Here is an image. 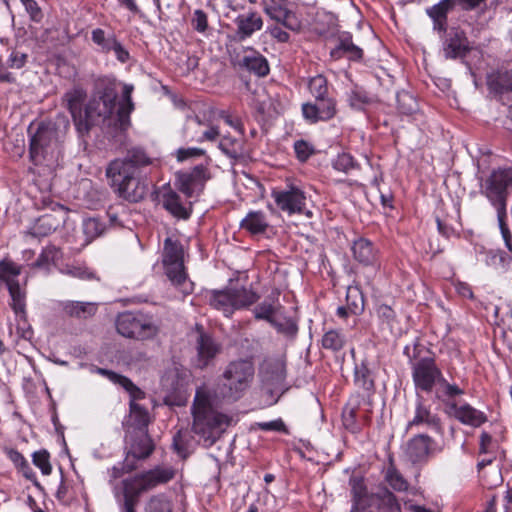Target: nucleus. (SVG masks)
<instances>
[{"mask_svg":"<svg viewBox=\"0 0 512 512\" xmlns=\"http://www.w3.org/2000/svg\"><path fill=\"white\" fill-rule=\"evenodd\" d=\"M133 85L123 86L122 100L117 106L118 91L114 79L97 81L92 97L82 87H74L63 95V103L71 114L80 135L88 134L92 127L104 124L124 131L130 125V113L134 108L131 99Z\"/></svg>","mask_w":512,"mask_h":512,"instance_id":"nucleus-1","label":"nucleus"},{"mask_svg":"<svg viewBox=\"0 0 512 512\" xmlns=\"http://www.w3.org/2000/svg\"><path fill=\"white\" fill-rule=\"evenodd\" d=\"M155 159L139 146L127 150L123 158L112 160L106 168V176L118 196L129 202H139L147 194L146 185L138 178L141 170L154 164Z\"/></svg>","mask_w":512,"mask_h":512,"instance_id":"nucleus-2","label":"nucleus"},{"mask_svg":"<svg viewBox=\"0 0 512 512\" xmlns=\"http://www.w3.org/2000/svg\"><path fill=\"white\" fill-rule=\"evenodd\" d=\"M97 372L107 377L113 383L122 386L132 397L130 401V418L133 421V425H130L127 429L125 436L126 444L130 445V448H154V444L146 431L149 421L148 412L135 402L137 399L144 398V392L123 375L104 368H97Z\"/></svg>","mask_w":512,"mask_h":512,"instance_id":"nucleus-3","label":"nucleus"},{"mask_svg":"<svg viewBox=\"0 0 512 512\" xmlns=\"http://www.w3.org/2000/svg\"><path fill=\"white\" fill-rule=\"evenodd\" d=\"M193 430L204 439L207 446L215 443L216 439L231 424L232 418L217 411L211 404L210 395L205 389H197L193 406Z\"/></svg>","mask_w":512,"mask_h":512,"instance_id":"nucleus-4","label":"nucleus"},{"mask_svg":"<svg viewBox=\"0 0 512 512\" xmlns=\"http://www.w3.org/2000/svg\"><path fill=\"white\" fill-rule=\"evenodd\" d=\"M510 186H512V168L497 169L481 182L480 193L495 207L503 240L512 254V235L505 223L507 189Z\"/></svg>","mask_w":512,"mask_h":512,"instance_id":"nucleus-5","label":"nucleus"},{"mask_svg":"<svg viewBox=\"0 0 512 512\" xmlns=\"http://www.w3.org/2000/svg\"><path fill=\"white\" fill-rule=\"evenodd\" d=\"M254 372V365L250 360L230 362L214 388V396L227 401H237L249 388Z\"/></svg>","mask_w":512,"mask_h":512,"instance_id":"nucleus-6","label":"nucleus"},{"mask_svg":"<svg viewBox=\"0 0 512 512\" xmlns=\"http://www.w3.org/2000/svg\"><path fill=\"white\" fill-rule=\"evenodd\" d=\"M69 128V121L62 118V128L55 124H41L30 140V156L35 164L45 160L56 162L61 153V143Z\"/></svg>","mask_w":512,"mask_h":512,"instance_id":"nucleus-7","label":"nucleus"},{"mask_svg":"<svg viewBox=\"0 0 512 512\" xmlns=\"http://www.w3.org/2000/svg\"><path fill=\"white\" fill-rule=\"evenodd\" d=\"M263 389L277 402L285 391L286 363L282 357L266 358L259 369Z\"/></svg>","mask_w":512,"mask_h":512,"instance_id":"nucleus-8","label":"nucleus"},{"mask_svg":"<svg viewBox=\"0 0 512 512\" xmlns=\"http://www.w3.org/2000/svg\"><path fill=\"white\" fill-rule=\"evenodd\" d=\"M177 475V469L172 465H156L151 469L135 474L124 479L131 487L141 495L160 486L170 483Z\"/></svg>","mask_w":512,"mask_h":512,"instance_id":"nucleus-9","label":"nucleus"},{"mask_svg":"<svg viewBox=\"0 0 512 512\" xmlns=\"http://www.w3.org/2000/svg\"><path fill=\"white\" fill-rule=\"evenodd\" d=\"M116 329L127 338L146 340L158 333V327L141 313L124 312L116 319Z\"/></svg>","mask_w":512,"mask_h":512,"instance_id":"nucleus-10","label":"nucleus"},{"mask_svg":"<svg viewBox=\"0 0 512 512\" xmlns=\"http://www.w3.org/2000/svg\"><path fill=\"white\" fill-rule=\"evenodd\" d=\"M162 263L165 274L176 286L186 282L187 274L184 268L183 248L178 241L168 237L164 241Z\"/></svg>","mask_w":512,"mask_h":512,"instance_id":"nucleus-11","label":"nucleus"},{"mask_svg":"<svg viewBox=\"0 0 512 512\" xmlns=\"http://www.w3.org/2000/svg\"><path fill=\"white\" fill-rule=\"evenodd\" d=\"M404 353L409 357L410 361L415 357L410 356L408 346L405 347ZM411 369L416 389H420L424 392L432 391L434 385L439 383L443 376L434 359L430 357H425L416 362H411Z\"/></svg>","mask_w":512,"mask_h":512,"instance_id":"nucleus-12","label":"nucleus"},{"mask_svg":"<svg viewBox=\"0 0 512 512\" xmlns=\"http://www.w3.org/2000/svg\"><path fill=\"white\" fill-rule=\"evenodd\" d=\"M443 33L442 54L445 59H460L464 58L469 53V41L463 30L452 27Z\"/></svg>","mask_w":512,"mask_h":512,"instance_id":"nucleus-13","label":"nucleus"},{"mask_svg":"<svg viewBox=\"0 0 512 512\" xmlns=\"http://www.w3.org/2000/svg\"><path fill=\"white\" fill-rule=\"evenodd\" d=\"M208 178L207 168L204 165H197L189 172H177L175 185L190 198L203 189Z\"/></svg>","mask_w":512,"mask_h":512,"instance_id":"nucleus-14","label":"nucleus"},{"mask_svg":"<svg viewBox=\"0 0 512 512\" xmlns=\"http://www.w3.org/2000/svg\"><path fill=\"white\" fill-rule=\"evenodd\" d=\"M272 197L277 207L289 215L302 213L306 205L304 192L294 186L285 190H273Z\"/></svg>","mask_w":512,"mask_h":512,"instance_id":"nucleus-15","label":"nucleus"},{"mask_svg":"<svg viewBox=\"0 0 512 512\" xmlns=\"http://www.w3.org/2000/svg\"><path fill=\"white\" fill-rule=\"evenodd\" d=\"M158 199L163 208L172 216L183 220L190 217L192 212L191 203L182 201L180 195L171 188L170 184L161 186Z\"/></svg>","mask_w":512,"mask_h":512,"instance_id":"nucleus-16","label":"nucleus"},{"mask_svg":"<svg viewBox=\"0 0 512 512\" xmlns=\"http://www.w3.org/2000/svg\"><path fill=\"white\" fill-rule=\"evenodd\" d=\"M336 111V100L329 95L315 98L314 103L302 105L303 116L310 123L328 121L335 116Z\"/></svg>","mask_w":512,"mask_h":512,"instance_id":"nucleus-17","label":"nucleus"},{"mask_svg":"<svg viewBox=\"0 0 512 512\" xmlns=\"http://www.w3.org/2000/svg\"><path fill=\"white\" fill-rule=\"evenodd\" d=\"M53 213L41 215L30 228V233L34 237H46L64 224L66 211L62 205L56 204Z\"/></svg>","mask_w":512,"mask_h":512,"instance_id":"nucleus-18","label":"nucleus"},{"mask_svg":"<svg viewBox=\"0 0 512 512\" xmlns=\"http://www.w3.org/2000/svg\"><path fill=\"white\" fill-rule=\"evenodd\" d=\"M445 412L450 417H454L459 422L465 425L479 427L487 421V417L484 412L472 407L468 403L463 405H457L454 401L446 402Z\"/></svg>","mask_w":512,"mask_h":512,"instance_id":"nucleus-19","label":"nucleus"},{"mask_svg":"<svg viewBox=\"0 0 512 512\" xmlns=\"http://www.w3.org/2000/svg\"><path fill=\"white\" fill-rule=\"evenodd\" d=\"M236 64L246 71L258 76L265 77L269 74L270 67L267 59L259 51L247 47L236 58Z\"/></svg>","mask_w":512,"mask_h":512,"instance_id":"nucleus-20","label":"nucleus"},{"mask_svg":"<svg viewBox=\"0 0 512 512\" xmlns=\"http://www.w3.org/2000/svg\"><path fill=\"white\" fill-rule=\"evenodd\" d=\"M196 365L200 369L207 367L220 352L221 346L212 336L200 333L196 340Z\"/></svg>","mask_w":512,"mask_h":512,"instance_id":"nucleus-21","label":"nucleus"},{"mask_svg":"<svg viewBox=\"0 0 512 512\" xmlns=\"http://www.w3.org/2000/svg\"><path fill=\"white\" fill-rule=\"evenodd\" d=\"M264 11L272 20L276 21L277 24H280L289 30L296 31L301 27V23L295 13L287 9L281 3L274 1H271L270 3L266 2L264 5Z\"/></svg>","mask_w":512,"mask_h":512,"instance_id":"nucleus-22","label":"nucleus"},{"mask_svg":"<svg viewBox=\"0 0 512 512\" xmlns=\"http://www.w3.org/2000/svg\"><path fill=\"white\" fill-rule=\"evenodd\" d=\"M236 38L243 41L262 29L263 20L256 12L240 14L235 18Z\"/></svg>","mask_w":512,"mask_h":512,"instance_id":"nucleus-23","label":"nucleus"},{"mask_svg":"<svg viewBox=\"0 0 512 512\" xmlns=\"http://www.w3.org/2000/svg\"><path fill=\"white\" fill-rule=\"evenodd\" d=\"M455 7L454 0H441L437 4L426 8V14L433 22V30L442 33L448 28V14Z\"/></svg>","mask_w":512,"mask_h":512,"instance_id":"nucleus-24","label":"nucleus"},{"mask_svg":"<svg viewBox=\"0 0 512 512\" xmlns=\"http://www.w3.org/2000/svg\"><path fill=\"white\" fill-rule=\"evenodd\" d=\"M186 129L187 132L191 131L190 140L197 143L216 141L220 135L217 127L205 124L198 117L189 120Z\"/></svg>","mask_w":512,"mask_h":512,"instance_id":"nucleus-25","label":"nucleus"},{"mask_svg":"<svg viewBox=\"0 0 512 512\" xmlns=\"http://www.w3.org/2000/svg\"><path fill=\"white\" fill-rule=\"evenodd\" d=\"M181 383L176 370L166 372L161 378V387L164 393L163 400L167 405H180L177 394L181 389Z\"/></svg>","mask_w":512,"mask_h":512,"instance_id":"nucleus-26","label":"nucleus"},{"mask_svg":"<svg viewBox=\"0 0 512 512\" xmlns=\"http://www.w3.org/2000/svg\"><path fill=\"white\" fill-rule=\"evenodd\" d=\"M330 55L333 59H340L343 56H347L350 60H359L363 56V51L352 42L350 34L343 33L339 37L338 45L331 50Z\"/></svg>","mask_w":512,"mask_h":512,"instance_id":"nucleus-27","label":"nucleus"},{"mask_svg":"<svg viewBox=\"0 0 512 512\" xmlns=\"http://www.w3.org/2000/svg\"><path fill=\"white\" fill-rule=\"evenodd\" d=\"M353 257L363 265H373L377 260V250L366 238H358L352 245Z\"/></svg>","mask_w":512,"mask_h":512,"instance_id":"nucleus-28","label":"nucleus"},{"mask_svg":"<svg viewBox=\"0 0 512 512\" xmlns=\"http://www.w3.org/2000/svg\"><path fill=\"white\" fill-rule=\"evenodd\" d=\"M209 303L214 309L221 311L226 317H230L235 311L231 288L212 291L209 297Z\"/></svg>","mask_w":512,"mask_h":512,"instance_id":"nucleus-29","label":"nucleus"},{"mask_svg":"<svg viewBox=\"0 0 512 512\" xmlns=\"http://www.w3.org/2000/svg\"><path fill=\"white\" fill-rule=\"evenodd\" d=\"M240 227L252 235L263 234L269 227V222L264 212L250 211L240 222Z\"/></svg>","mask_w":512,"mask_h":512,"instance_id":"nucleus-30","label":"nucleus"},{"mask_svg":"<svg viewBox=\"0 0 512 512\" xmlns=\"http://www.w3.org/2000/svg\"><path fill=\"white\" fill-rule=\"evenodd\" d=\"M173 498L165 492L151 495L145 502L143 512H175Z\"/></svg>","mask_w":512,"mask_h":512,"instance_id":"nucleus-31","label":"nucleus"},{"mask_svg":"<svg viewBox=\"0 0 512 512\" xmlns=\"http://www.w3.org/2000/svg\"><path fill=\"white\" fill-rule=\"evenodd\" d=\"M426 424L428 427L434 429L436 432L441 430L440 419L437 415L432 414L430 409L426 407L421 400L417 401L415 408V415L409 422L410 426Z\"/></svg>","mask_w":512,"mask_h":512,"instance_id":"nucleus-32","label":"nucleus"},{"mask_svg":"<svg viewBox=\"0 0 512 512\" xmlns=\"http://www.w3.org/2000/svg\"><path fill=\"white\" fill-rule=\"evenodd\" d=\"M62 308L71 317L88 318L96 313L98 307L94 302L65 301Z\"/></svg>","mask_w":512,"mask_h":512,"instance_id":"nucleus-33","label":"nucleus"},{"mask_svg":"<svg viewBox=\"0 0 512 512\" xmlns=\"http://www.w3.org/2000/svg\"><path fill=\"white\" fill-rule=\"evenodd\" d=\"M280 308L281 304L279 303L278 298L275 296H269L254 308V317L258 320H265L270 323L276 318L275 316L279 312Z\"/></svg>","mask_w":512,"mask_h":512,"instance_id":"nucleus-34","label":"nucleus"},{"mask_svg":"<svg viewBox=\"0 0 512 512\" xmlns=\"http://www.w3.org/2000/svg\"><path fill=\"white\" fill-rule=\"evenodd\" d=\"M389 465L385 473V480L389 486L397 491L404 492L408 490L409 484L402 474L397 470L392 453L388 455Z\"/></svg>","mask_w":512,"mask_h":512,"instance_id":"nucleus-35","label":"nucleus"},{"mask_svg":"<svg viewBox=\"0 0 512 512\" xmlns=\"http://www.w3.org/2000/svg\"><path fill=\"white\" fill-rule=\"evenodd\" d=\"M369 503L378 507L377 512H401L396 496L389 490H386L383 495H372Z\"/></svg>","mask_w":512,"mask_h":512,"instance_id":"nucleus-36","label":"nucleus"},{"mask_svg":"<svg viewBox=\"0 0 512 512\" xmlns=\"http://www.w3.org/2000/svg\"><path fill=\"white\" fill-rule=\"evenodd\" d=\"M219 149L228 157L237 159L244 153V142L242 137L236 138L224 135L219 141Z\"/></svg>","mask_w":512,"mask_h":512,"instance_id":"nucleus-37","label":"nucleus"},{"mask_svg":"<svg viewBox=\"0 0 512 512\" xmlns=\"http://www.w3.org/2000/svg\"><path fill=\"white\" fill-rule=\"evenodd\" d=\"M7 288L12 300L11 307L13 311L15 312L16 316L24 318L26 315L25 290L20 286L19 282L11 284Z\"/></svg>","mask_w":512,"mask_h":512,"instance_id":"nucleus-38","label":"nucleus"},{"mask_svg":"<svg viewBox=\"0 0 512 512\" xmlns=\"http://www.w3.org/2000/svg\"><path fill=\"white\" fill-rule=\"evenodd\" d=\"M62 258V252L56 246L50 245L44 248L33 263V267L49 270L51 265H56L57 262Z\"/></svg>","mask_w":512,"mask_h":512,"instance_id":"nucleus-39","label":"nucleus"},{"mask_svg":"<svg viewBox=\"0 0 512 512\" xmlns=\"http://www.w3.org/2000/svg\"><path fill=\"white\" fill-rule=\"evenodd\" d=\"M5 452L7 458L13 462L18 471L21 472L26 479L37 483L35 472L19 450H5Z\"/></svg>","mask_w":512,"mask_h":512,"instance_id":"nucleus-40","label":"nucleus"},{"mask_svg":"<svg viewBox=\"0 0 512 512\" xmlns=\"http://www.w3.org/2000/svg\"><path fill=\"white\" fill-rule=\"evenodd\" d=\"M231 291L233 295L235 310L249 307L252 304L256 303L257 300L259 299L258 294L252 289L241 287L231 288Z\"/></svg>","mask_w":512,"mask_h":512,"instance_id":"nucleus-41","label":"nucleus"},{"mask_svg":"<svg viewBox=\"0 0 512 512\" xmlns=\"http://www.w3.org/2000/svg\"><path fill=\"white\" fill-rule=\"evenodd\" d=\"M154 450H127L122 469L132 472L142 466V462L148 459Z\"/></svg>","mask_w":512,"mask_h":512,"instance_id":"nucleus-42","label":"nucleus"},{"mask_svg":"<svg viewBox=\"0 0 512 512\" xmlns=\"http://www.w3.org/2000/svg\"><path fill=\"white\" fill-rule=\"evenodd\" d=\"M484 261L486 265L491 266L497 270H511L512 269V254L506 256L503 252L498 250H490L484 252Z\"/></svg>","mask_w":512,"mask_h":512,"instance_id":"nucleus-43","label":"nucleus"},{"mask_svg":"<svg viewBox=\"0 0 512 512\" xmlns=\"http://www.w3.org/2000/svg\"><path fill=\"white\" fill-rule=\"evenodd\" d=\"M123 501L120 503V512H137V506L140 501L141 494L131 487L124 480L122 481Z\"/></svg>","mask_w":512,"mask_h":512,"instance_id":"nucleus-44","label":"nucleus"},{"mask_svg":"<svg viewBox=\"0 0 512 512\" xmlns=\"http://www.w3.org/2000/svg\"><path fill=\"white\" fill-rule=\"evenodd\" d=\"M321 342L324 349L337 352L345 346L347 337L341 330L330 329L325 332Z\"/></svg>","mask_w":512,"mask_h":512,"instance_id":"nucleus-45","label":"nucleus"},{"mask_svg":"<svg viewBox=\"0 0 512 512\" xmlns=\"http://www.w3.org/2000/svg\"><path fill=\"white\" fill-rule=\"evenodd\" d=\"M347 101L352 109L363 110L366 105L371 103L372 99L365 89L354 85L351 90L347 92Z\"/></svg>","mask_w":512,"mask_h":512,"instance_id":"nucleus-46","label":"nucleus"},{"mask_svg":"<svg viewBox=\"0 0 512 512\" xmlns=\"http://www.w3.org/2000/svg\"><path fill=\"white\" fill-rule=\"evenodd\" d=\"M489 85L497 92L512 91V71H498L489 77Z\"/></svg>","mask_w":512,"mask_h":512,"instance_id":"nucleus-47","label":"nucleus"},{"mask_svg":"<svg viewBox=\"0 0 512 512\" xmlns=\"http://www.w3.org/2000/svg\"><path fill=\"white\" fill-rule=\"evenodd\" d=\"M439 387L436 390V397L446 406V402L452 401L456 396H460L464 391L455 384H450L443 377L439 381Z\"/></svg>","mask_w":512,"mask_h":512,"instance_id":"nucleus-48","label":"nucleus"},{"mask_svg":"<svg viewBox=\"0 0 512 512\" xmlns=\"http://www.w3.org/2000/svg\"><path fill=\"white\" fill-rule=\"evenodd\" d=\"M60 272L64 275L78 278L80 280L98 279L93 270L82 264H67L60 268Z\"/></svg>","mask_w":512,"mask_h":512,"instance_id":"nucleus-49","label":"nucleus"},{"mask_svg":"<svg viewBox=\"0 0 512 512\" xmlns=\"http://www.w3.org/2000/svg\"><path fill=\"white\" fill-rule=\"evenodd\" d=\"M397 107L400 113L412 115L418 111V102L409 92L401 91L397 93Z\"/></svg>","mask_w":512,"mask_h":512,"instance_id":"nucleus-50","label":"nucleus"},{"mask_svg":"<svg viewBox=\"0 0 512 512\" xmlns=\"http://www.w3.org/2000/svg\"><path fill=\"white\" fill-rule=\"evenodd\" d=\"M20 267L10 261H0V281L6 283L7 287L18 282Z\"/></svg>","mask_w":512,"mask_h":512,"instance_id":"nucleus-51","label":"nucleus"},{"mask_svg":"<svg viewBox=\"0 0 512 512\" xmlns=\"http://www.w3.org/2000/svg\"><path fill=\"white\" fill-rule=\"evenodd\" d=\"M351 483V494L355 503V506H364L367 499V488L362 478H353Z\"/></svg>","mask_w":512,"mask_h":512,"instance_id":"nucleus-52","label":"nucleus"},{"mask_svg":"<svg viewBox=\"0 0 512 512\" xmlns=\"http://www.w3.org/2000/svg\"><path fill=\"white\" fill-rule=\"evenodd\" d=\"M308 88L314 98L328 95L327 79L323 75H316L309 80Z\"/></svg>","mask_w":512,"mask_h":512,"instance_id":"nucleus-53","label":"nucleus"},{"mask_svg":"<svg viewBox=\"0 0 512 512\" xmlns=\"http://www.w3.org/2000/svg\"><path fill=\"white\" fill-rule=\"evenodd\" d=\"M355 383L365 391H371L374 388V382L369 369L365 366L356 367Z\"/></svg>","mask_w":512,"mask_h":512,"instance_id":"nucleus-54","label":"nucleus"},{"mask_svg":"<svg viewBox=\"0 0 512 512\" xmlns=\"http://www.w3.org/2000/svg\"><path fill=\"white\" fill-rule=\"evenodd\" d=\"M33 464L41 470L43 475H50L52 466L48 450H36L32 455Z\"/></svg>","mask_w":512,"mask_h":512,"instance_id":"nucleus-55","label":"nucleus"},{"mask_svg":"<svg viewBox=\"0 0 512 512\" xmlns=\"http://www.w3.org/2000/svg\"><path fill=\"white\" fill-rule=\"evenodd\" d=\"M357 167V162L349 153H341L333 161V168L340 172L349 173Z\"/></svg>","mask_w":512,"mask_h":512,"instance_id":"nucleus-56","label":"nucleus"},{"mask_svg":"<svg viewBox=\"0 0 512 512\" xmlns=\"http://www.w3.org/2000/svg\"><path fill=\"white\" fill-rule=\"evenodd\" d=\"M91 39L104 52H110L111 46L113 45L112 43L116 41L114 35L106 37L104 30L100 28H96L91 32Z\"/></svg>","mask_w":512,"mask_h":512,"instance_id":"nucleus-57","label":"nucleus"},{"mask_svg":"<svg viewBox=\"0 0 512 512\" xmlns=\"http://www.w3.org/2000/svg\"><path fill=\"white\" fill-rule=\"evenodd\" d=\"M83 230L88 238L93 239L103 233L104 225L96 218H89L84 221Z\"/></svg>","mask_w":512,"mask_h":512,"instance_id":"nucleus-58","label":"nucleus"},{"mask_svg":"<svg viewBox=\"0 0 512 512\" xmlns=\"http://www.w3.org/2000/svg\"><path fill=\"white\" fill-rule=\"evenodd\" d=\"M497 452L498 450H479L477 455V468L480 474L486 466L492 465L496 460Z\"/></svg>","mask_w":512,"mask_h":512,"instance_id":"nucleus-59","label":"nucleus"},{"mask_svg":"<svg viewBox=\"0 0 512 512\" xmlns=\"http://www.w3.org/2000/svg\"><path fill=\"white\" fill-rule=\"evenodd\" d=\"M28 55L18 50H12L9 54L6 65L11 69H21L27 63Z\"/></svg>","mask_w":512,"mask_h":512,"instance_id":"nucleus-60","label":"nucleus"},{"mask_svg":"<svg viewBox=\"0 0 512 512\" xmlns=\"http://www.w3.org/2000/svg\"><path fill=\"white\" fill-rule=\"evenodd\" d=\"M191 24L193 29L197 32L205 33L208 29L207 14L201 9L195 10L191 19Z\"/></svg>","mask_w":512,"mask_h":512,"instance_id":"nucleus-61","label":"nucleus"},{"mask_svg":"<svg viewBox=\"0 0 512 512\" xmlns=\"http://www.w3.org/2000/svg\"><path fill=\"white\" fill-rule=\"evenodd\" d=\"M377 315L382 323L387 324L390 329L393 328V325L396 321V314L390 306L385 304L378 306Z\"/></svg>","mask_w":512,"mask_h":512,"instance_id":"nucleus-62","label":"nucleus"},{"mask_svg":"<svg viewBox=\"0 0 512 512\" xmlns=\"http://www.w3.org/2000/svg\"><path fill=\"white\" fill-rule=\"evenodd\" d=\"M294 150L300 161H306L313 153V147L304 140H298L294 143Z\"/></svg>","mask_w":512,"mask_h":512,"instance_id":"nucleus-63","label":"nucleus"},{"mask_svg":"<svg viewBox=\"0 0 512 512\" xmlns=\"http://www.w3.org/2000/svg\"><path fill=\"white\" fill-rule=\"evenodd\" d=\"M356 411L354 408H345L342 414V421L344 427L351 431L352 433H356L358 431V426L355 421Z\"/></svg>","mask_w":512,"mask_h":512,"instance_id":"nucleus-64","label":"nucleus"}]
</instances>
